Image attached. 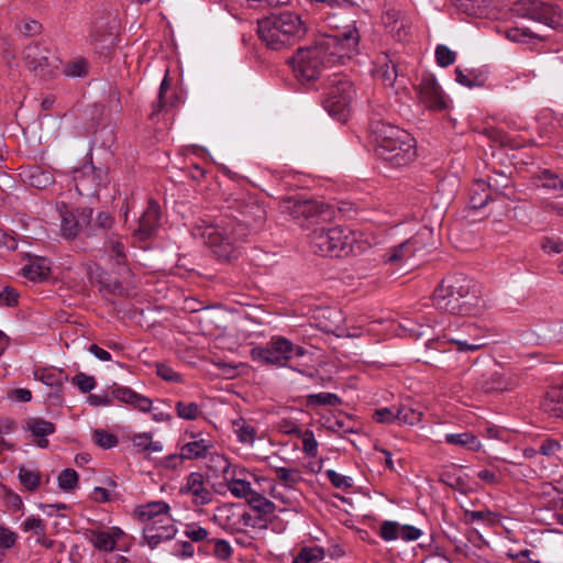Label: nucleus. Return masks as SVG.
Wrapping results in <instances>:
<instances>
[{
    "mask_svg": "<svg viewBox=\"0 0 563 563\" xmlns=\"http://www.w3.org/2000/svg\"><path fill=\"white\" fill-rule=\"evenodd\" d=\"M307 33V26L297 13L284 11V45L301 40Z\"/></svg>",
    "mask_w": 563,
    "mask_h": 563,
    "instance_id": "nucleus-21",
    "label": "nucleus"
},
{
    "mask_svg": "<svg viewBox=\"0 0 563 563\" xmlns=\"http://www.w3.org/2000/svg\"><path fill=\"white\" fill-rule=\"evenodd\" d=\"M417 245L418 238H410L398 245L389 247L383 255V261L389 265H402L415 255Z\"/></svg>",
    "mask_w": 563,
    "mask_h": 563,
    "instance_id": "nucleus-19",
    "label": "nucleus"
},
{
    "mask_svg": "<svg viewBox=\"0 0 563 563\" xmlns=\"http://www.w3.org/2000/svg\"><path fill=\"white\" fill-rule=\"evenodd\" d=\"M400 328L408 333L409 336L413 339H420L423 336H428L431 332V327L428 324H421L412 320H405L404 323L400 324Z\"/></svg>",
    "mask_w": 563,
    "mask_h": 563,
    "instance_id": "nucleus-43",
    "label": "nucleus"
},
{
    "mask_svg": "<svg viewBox=\"0 0 563 563\" xmlns=\"http://www.w3.org/2000/svg\"><path fill=\"white\" fill-rule=\"evenodd\" d=\"M284 213L301 229L313 253L321 256L342 257L362 255L377 244L369 232L336 225L328 228L335 219L334 206L318 199H284Z\"/></svg>",
    "mask_w": 563,
    "mask_h": 563,
    "instance_id": "nucleus-1",
    "label": "nucleus"
},
{
    "mask_svg": "<svg viewBox=\"0 0 563 563\" xmlns=\"http://www.w3.org/2000/svg\"><path fill=\"white\" fill-rule=\"evenodd\" d=\"M156 373L162 379L166 382H180V375L177 372H175L172 367L165 364H157Z\"/></svg>",
    "mask_w": 563,
    "mask_h": 563,
    "instance_id": "nucleus-63",
    "label": "nucleus"
},
{
    "mask_svg": "<svg viewBox=\"0 0 563 563\" xmlns=\"http://www.w3.org/2000/svg\"><path fill=\"white\" fill-rule=\"evenodd\" d=\"M76 222L78 223V233L87 230L89 234L95 233L92 229V209L89 207L77 208L74 212Z\"/></svg>",
    "mask_w": 563,
    "mask_h": 563,
    "instance_id": "nucleus-41",
    "label": "nucleus"
},
{
    "mask_svg": "<svg viewBox=\"0 0 563 563\" xmlns=\"http://www.w3.org/2000/svg\"><path fill=\"white\" fill-rule=\"evenodd\" d=\"M419 101L428 109L441 111L446 108L444 93L432 75L422 76L417 86Z\"/></svg>",
    "mask_w": 563,
    "mask_h": 563,
    "instance_id": "nucleus-11",
    "label": "nucleus"
},
{
    "mask_svg": "<svg viewBox=\"0 0 563 563\" xmlns=\"http://www.w3.org/2000/svg\"><path fill=\"white\" fill-rule=\"evenodd\" d=\"M433 306L451 314H474L482 306L475 284L462 274L442 279L432 296Z\"/></svg>",
    "mask_w": 563,
    "mask_h": 563,
    "instance_id": "nucleus-4",
    "label": "nucleus"
},
{
    "mask_svg": "<svg viewBox=\"0 0 563 563\" xmlns=\"http://www.w3.org/2000/svg\"><path fill=\"white\" fill-rule=\"evenodd\" d=\"M247 504L251 510L256 512V515H253V517L257 520H261V523L263 525L262 528H264L268 517L272 516L275 510L274 503L261 496L260 494L254 493L250 496Z\"/></svg>",
    "mask_w": 563,
    "mask_h": 563,
    "instance_id": "nucleus-27",
    "label": "nucleus"
},
{
    "mask_svg": "<svg viewBox=\"0 0 563 563\" xmlns=\"http://www.w3.org/2000/svg\"><path fill=\"white\" fill-rule=\"evenodd\" d=\"M25 429L37 439L36 444L42 449H45L48 445L46 437L53 434L56 430L53 422L42 418L27 419L25 421Z\"/></svg>",
    "mask_w": 563,
    "mask_h": 563,
    "instance_id": "nucleus-23",
    "label": "nucleus"
},
{
    "mask_svg": "<svg viewBox=\"0 0 563 563\" xmlns=\"http://www.w3.org/2000/svg\"><path fill=\"white\" fill-rule=\"evenodd\" d=\"M382 19L385 27L396 41L401 42L406 40L410 29V21L401 11L388 9Z\"/></svg>",
    "mask_w": 563,
    "mask_h": 563,
    "instance_id": "nucleus-17",
    "label": "nucleus"
},
{
    "mask_svg": "<svg viewBox=\"0 0 563 563\" xmlns=\"http://www.w3.org/2000/svg\"><path fill=\"white\" fill-rule=\"evenodd\" d=\"M190 441L185 443L181 449V456L186 460H197L207 457L211 454L213 443L209 439L200 438L195 433L190 434Z\"/></svg>",
    "mask_w": 563,
    "mask_h": 563,
    "instance_id": "nucleus-22",
    "label": "nucleus"
},
{
    "mask_svg": "<svg viewBox=\"0 0 563 563\" xmlns=\"http://www.w3.org/2000/svg\"><path fill=\"white\" fill-rule=\"evenodd\" d=\"M486 136L495 143H498L500 146H508L510 148H519L525 145L523 142L517 141L516 139L510 137L507 133L496 128H487L485 129Z\"/></svg>",
    "mask_w": 563,
    "mask_h": 563,
    "instance_id": "nucleus-36",
    "label": "nucleus"
},
{
    "mask_svg": "<svg viewBox=\"0 0 563 563\" xmlns=\"http://www.w3.org/2000/svg\"><path fill=\"white\" fill-rule=\"evenodd\" d=\"M93 440L102 449H111L118 444V438L104 430H96Z\"/></svg>",
    "mask_w": 563,
    "mask_h": 563,
    "instance_id": "nucleus-54",
    "label": "nucleus"
},
{
    "mask_svg": "<svg viewBox=\"0 0 563 563\" xmlns=\"http://www.w3.org/2000/svg\"><path fill=\"white\" fill-rule=\"evenodd\" d=\"M123 536V531L118 527L109 528L108 530L93 531L90 541L99 551H113L117 542Z\"/></svg>",
    "mask_w": 563,
    "mask_h": 563,
    "instance_id": "nucleus-24",
    "label": "nucleus"
},
{
    "mask_svg": "<svg viewBox=\"0 0 563 563\" xmlns=\"http://www.w3.org/2000/svg\"><path fill=\"white\" fill-rule=\"evenodd\" d=\"M60 233L66 239H74L78 235V223L70 211L62 212Z\"/></svg>",
    "mask_w": 563,
    "mask_h": 563,
    "instance_id": "nucleus-40",
    "label": "nucleus"
},
{
    "mask_svg": "<svg viewBox=\"0 0 563 563\" xmlns=\"http://www.w3.org/2000/svg\"><path fill=\"white\" fill-rule=\"evenodd\" d=\"M309 402L316 405L338 406L341 404V399L333 393H319L310 395Z\"/></svg>",
    "mask_w": 563,
    "mask_h": 563,
    "instance_id": "nucleus-55",
    "label": "nucleus"
},
{
    "mask_svg": "<svg viewBox=\"0 0 563 563\" xmlns=\"http://www.w3.org/2000/svg\"><path fill=\"white\" fill-rule=\"evenodd\" d=\"M397 66L390 57L383 53L377 57L375 77L386 87H393L397 79Z\"/></svg>",
    "mask_w": 563,
    "mask_h": 563,
    "instance_id": "nucleus-25",
    "label": "nucleus"
},
{
    "mask_svg": "<svg viewBox=\"0 0 563 563\" xmlns=\"http://www.w3.org/2000/svg\"><path fill=\"white\" fill-rule=\"evenodd\" d=\"M373 418L376 422L379 423H394L397 422V410L396 407L388 408H378L375 410Z\"/></svg>",
    "mask_w": 563,
    "mask_h": 563,
    "instance_id": "nucleus-56",
    "label": "nucleus"
},
{
    "mask_svg": "<svg viewBox=\"0 0 563 563\" xmlns=\"http://www.w3.org/2000/svg\"><path fill=\"white\" fill-rule=\"evenodd\" d=\"M444 441L450 445L465 448L473 452H478L482 449L481 441L471 432L446 433Z\"/></svg>",
    "mask_w": 563,
    "mask_h": 563,
    "instance_id": "nucleus-31",
    "label": "nucleus"
},
{
    "mask_svg": "<svg viewBox=\"0 0 563 563\" xmlns=\"http://www.w3.org/2000/svg\"><path fill=\"white\" fill-rule=\"evenodd\" d=\"M228 213L216 224H196L191 233L201 239L222 262L238 257V244L254 225L263 222L265 210L251 195L234 194L227 199Z\"/></svg>",
    "mask_w": 563,
    "mask_h": 563,
    "instance_id": "nucleus-2",
    "label": "nucleus"
},
{
    "mask_svg": "<svg viewBox=\"0 0 563 563\" xmlns=\"http://www.w3.org/2000/svg\"><path fill=\"white\" fill-rule=\"evenodd\" d=\"M519 11L531 20L541 22L552 29L563 25V15L558 7L537 0H527L519 3Z\"/></svg>",
    "mask_w": 563,
    "mask_h": 563,
    "instance_id": "nucleus-10",
    "label": "nucleus"
},
{
    "mask_svg": "<svg viewBox=\"0 0 563 563\" xmlns=\"http://www.w3.org/2000/svg\"><path fill=\"white\" fill-rule=\"evenodd\" d=\"M325 476L330 483L340 489H349L353 486V479L350 476L342 475L334 470H327Z\"/></svg>",
    "mask_w": 563,
    "mask_h": 563,
    "instance_id": "nucleus-51",
    "label": "nucleus"
},
{
    "mask_svg": "<svg viewBox=\"0 0 563 563\" xmlns=\"http://www.w3.org/2000/svg\"><path fill=\"white\" fill-rule=\"evenodd\" d=\"M64 74L68 77H82L88 74V62L82 57H76L67 63Z\"/></svg>",
    "mask_w": 563,
    "mask_h": 563,
    "instance_id": "nucleus-42",
    "label": "nucleus"
},
{
    "mask_svg": "<svg viewBox=\"0 0 563 563\" xmlns=\"http://www.w3.org/2000/svg\"><path fill=\"white\" fill-rule=\"evenodd\" d=\"M179 493L187 495L196 506H205L212 500V492L208 488L205 477L199 472H192L186 477Z\"/></svg>",
    "mask_w": 563,
    "mask_h": 563,
    "instance_id": "nucleus-12",
    "label": "nucleus"
},
{
    "mask_svg": "<svg viewBox=\"0 0 563 563\" xmlns=\"http://www.w3.org/2000/svg\"><path fill=\"white\" fill-rule=\"evenodd\" d=\"M161 207L154 199H148L147 208L142 213L139 220V228L135 230V234L141 240L148 239L152 236L161 223Z\"/></svg>",
    "mask_w": 563,
    "mask_h": 563,
    "instance_id": "nucleus-15",
    "label": "nucleus"
},
{
    "mask_svg": "<svg viewBox=\"0 0 563 563\" xmlns=\"http://www.w3.org/2000/svg\"><path fill=\"white\" fill-rule=\"evenodd\" d=\"M260 38L268 48H280L282 19L278 15L265 18L258 22Z\"/></svg>",
    "mask_w": 563,
    "mask_h": 563,
    "instance_id": "nucleus-16",
    "label": "nucleus"
},
{
    "mask_svg": "<svg viewBox=\"0 0 563 563\" xmlns=\"http://www.w3.org/2000/svg\"><path fill=\"white\" fill-rule=\"evenodd\" d=\"M371 133L375 155L391 167L406 166L416 158V140L406 130L385 121H375L371 125Z\"/></svg>",
    "mask_w": 563,
    "mask_h": 563,
    "instance_id": "nucleus-3",
    "label": "nucleus"
},
{
    "mask_svg": "<svg viewBox=\"0 0 563 563\" xmlns=\"http://www.w3.org/2000/svg\"><path fill=\"white\" fill-rule=\"evenodd\" d=\"M400 523L391 520L384 521L379 529L380 538L386 541H395L399 539Z\"/></svg>",
    "mask_w": 563,
    "mask_h": 563,
    "instance_id": "nucleus-47",
    "label": "nucleus"
},
{
    "mask_svg": "<svg viewBox=\"0 0 563 563\" xmlns=\"http://www.w3.org/2000/svg\"><path fill=\"white\" fill-rule=\"evenodd\" d=\"M169 510L170 508L166 503L153 501L139 506L135 509V516L146 527L170 521Z\"/></svg>",
    "mask_w": 563,
    "mask_h": 563,
    "instance_id": "nucleus-13",
    "label": "nucleus"
},
{
    "mask_svg": "<svg viewBox=\"0 0 563 563\" xmlns=\"http://www.w3.org/2000/svg\"><path fill=\"white\" fill-rule=\"evenodd\" d=\"M78 484V474L73 468H66L58 475V486L63 490H73Z\"/></svg>",
    "mask_w": 563,
    "mask_h": 563,
    "instance_id": "nucleus-48",
    "label": "nucleus"
},
{
    "mask_svg": "<svg viewBox=\"0 0 563 563\" xmlns=\"http://www.w3.org/2000/svg\"><path fill=\"white\" fill-rule=\"evenodd\" d=\"M210 457V461L212 463L211 468H213L214 472L227 476L231 466L229 460L222 454L211 453Z\"/></svg>",
    "mask_w": 563,
    "mask_h": 563,
    "instance_id": "nucleus-60",
    "label": "nucleus"
},
{
    "mask_svg": "<svg viewBox=\"0 0 563 563\" xmlns=\"http://www.w3.org/2000/svg\"><path fill=\"white\" fill-rule=\"evenodd\" d=\"M397 422L399 424L416 426L422 419V412L408 406H398Z\"/></svg>",
    "mask_w": 563,
    "mask_h": 563,
    "instance_id": "nucleus-37",
    "label": "nucleus"
},
{
    "mask_svg": "<svg viewBox=\"0 0 563 563\" xmlns=\"http://www.w3.org/2000/svg\"><path fill=\"white\" fill-rule=\"evenodd\" d=\"M177 532L176 527L170 522L146 526L143 529V537L146 543L152 548H156L161 542L170 540Z\"/></svg>",
    "mask_w": 563,
    "mask_h": 563,
    "instance_id": "nucleus-20",
    "label": "nucleus"
},
{
    "mask_svg": "<svg viewBox=\"0 0 563 563\" xmlns=\"http://www.w3.org/2000/svg\"><path fill=\"white\" fill-rule=\"evenodd\" d=\"M284 367H288L291 371H298L303 374V369L297 368V366L302 365V363H292L296 358H307L310 360V356L307 350L299 345H294L289 340L284 339Z\"/></svg>",
    "mask_w": 563,
    "mask_h": 563,
    "instance_id": "nucleus-29",
    "label": "nucleus"
},
{
    "mask_svg": "<svg viewBox=\"0 0 563 563\" xmlns=\"http://www.w3.org/2000/svg\"><path fill=\"white\" fill-rule=\"evenodd\" d=\"M316 319L322 331L333 333L338 338H360L363 334L361 327H344L345 317L334 307L320 308Z\"/></svg>",
    "mask_w": 563,
    "mask_h": 563,
    "instance_id": "nucleus-9",
    "label": "nucleus"
},
{
    "mask_svg": "<svg viewBox=\"0 0 563 563\" xmlns=\"http://www.w3.org/2000/svg\"><path fill=\"white\" fill-rule=\"evenodd\" d=\"M169 87H170L169 79L167 76H165V78L163 79L161 87H159L158 100H157V102H155L153 104V113L154 114L159 113L163 110L167 109L168 106L173 107L175 104V101L165 100V93L167 92Z\"/></svg>",
    "mask_w": 563,
    "mask_h": 563,
    "instance_id": "nucleus-46",
    "label": "nucleus"
},
{
    "mask_svg": "<svg viewBox=\"0 0 563 563\" xmlns=\"http://www.w3.org/2000/svg\"><path fill=\"white\" fill-rule=\"evenodd\" d=\"M136 394L133 389L123 386H117L111 391L112 398L129 405L133 402Z\"/></svg>",
    "mask_w": 563,
    "mask_h": 563,
    "instance_id": "nucleus-59",
    "label": "nucleus"
},
{
    "mask_svg": "<svg viewBox=\"0 0 563 563\" xmlns=\"http://www.w3.org/2000/svg\"><path fill=\"white\" fill-rule=\"evenodd\" d=\"M493 199L492 184L486 178H476L471 188V203L475 209L483 208Z\"/></svg>",
    "mask_w": 563,
    "mask_h": 563,
    "instance_id": "nucleus-26",
    "label": "nucleus"
},
{
    "mask_svg": "<svg viewBox=\"0 0 563 563\" xmlns=\"http://www.w3.org/2000/svg\"><path fill=\"white\" fill-rule=\"evenodd\" d=\"M232 431L236 435L239 442L251 445L256 439V429L246 420L240 418L232 422Z\"/></svg>",
    "mask_w": 563,
    "mask_h": 563,
    "instance_id": "nucleus-33",
    "label": "nucleus"
},
{
    "mask_svg": "<svg viewBox=\"0 0 563 563\" xmlns=\"http://www.w3.org/2000/svg\"><path fill=\"white\" fill-rule=\"evenodd\" d=\"M184 534L192 542H201L208 539L209 532L196 522L187 523Z\"/></svg>",
    "mask_w": 563,
    "mask_h": 563,
    "instance_id": "nucleus-49",
    "label": "nucleus"
},
{
    "mask_svg": "<svg viewBox=\"0 0 563 563\" xmlns=\"http://www.w3.org/2000/svg\"><path fill=\"white\" fill-rule=\"evenodd\" d=\"M134 448L142 453H157L163 451V444L159 441H153L148 432L135 434L132 439Z\"/></svg>",
    "mask_w": 563,
    "mask_h": 563,
    "instance_id": "nucleus-35",
    "label": "nucleus"
},
{
    "mask_svg": "<svg viewBox=\"0 0 563 563\" xmlns=\"http://www.w3.org/2000/svg\"><path fill=\"white\" fill-rule=\"evenodd\" d=\"M354 97L355 89L352 81L345 76H335L329 86L324 108L331 117L344 122L350 114Z\"/></svg>",
    "mask_w": 563,
    "mask_h": 563,
    "instance_id": "nucleus-5",
    "label": "nucleus"
},
{
    "mask_svg": "<svg viewBox=\"0 0 563 563\" xmlns=\"http://www.w3.org/2000/svg\"><path fill=\"white\" fill-rule=\"evenodd\" d=\"M73 384L76 385L80 391L89 393L96 386V380L92 376L86 375L84 373H79L75 375L71 379Z\"/></svg>",
    "mask_w": 563,
    "mask_h": 563,
    "instance_id": "nucleus-58",
    "label": "nucleus"
},
{
    "mask_svg": "<svg viewBox=\"0 0 563 563\" xmlns=\"http://www.w3.org/2000/svg\"><path fill=\"white\" fill-rule=\"evenodd\" d=\"M19 479L25 488L35 490L40 485L41 476L37 471L23 466L19 468Z\"/></svg>",
    "mask_w": 563,
    "mask_h": 563,
    "instance_id": "nucleus-44",
    "label": "nucleus"
},
{
    "mask_svg": "<svg viewBox=\"0 0 563 563\" xmlns=\"http://www.w3.org/2000/svg\"><path fill=\"white\" fill-rule=\"evenodd\" d=\"M542 408L553 417L563 416V386L552 387L542 401Z\"/></svg>",
    "mask_w": 563,
    "mask_h": 563,
    "instance_id": "nucleus-30",
    "label": "nucleus"
},
{
    "mask_svg": "<svg viewBox=\"0 0 563 563\" xmlns=\"http://www.w3.org/2000/svg\"><path fill=\"white\" fill-rule=\"evenodd\" d=\"M251 357L261 365H276L282 361V338H274L265 345H257L251 350Z\"/></svg>",
    "mask_w": 563,
    "mask_h": 563,
    "instance_id": "nucleus-18",
    "label": "nucleus"
},
{
    "mask_svg": "<svg viewBox=\"0 0 563 563\" xmlns=\"http://www.w3.org/2000/svg\"><path fill=\"white\" fill-rule=\"evenodd\" d=\"M228 488L235 497L245 498L246 501L254 494L251 484L244 479H232L229 482Z\"/></svg>",
    "mask_w": 563,
    "mask_h": 563,
    "instance_id": "nucleus-45",
    "label": "nucleus"
},
{
    "mask_svg": "<svg viewBox=\"0 0 563 563\" xmlns=\"http://www.w3.org/2000/svg\"><path fill=\"white\" fill-rule=\"evenodd\" d=\"M23 274L30 280H37L48 276L49 266L45 260H41L23 267Z\"/></svg>",
    "mask_w": 563,
    "mask_h": 563,
    "instance_id": "nucleus-38",
    "label": "nucleus"
},
{
    "mask_svg": "<svg viewBox=\"0 0 563 563\" xmlns=\"http://www.w3.org/2000/svg\"><path fill=\"white\" fill-rule=\"evenodd\" d=\"M298 438L301 440L303 452L309 456H316L318 453V443L313 432L309 429H305Z\"/></svg>",
    "mask_w": 563,
    "mask_h": 563,
    "instance_id": "nucleus-50",
    "label": "nucleus"
},
{
    "mask_svg": "<svg viewBox=\"0 0 563 563\" xmlns=\"http://www.w3.org/2000/svg\"><path fill=\"white\" fill-rule=\"evenodd\" d=\"M213 521L230 533H242L247 527L262 528L261 520L245 510L242 505L224 504L216 508Z\"/></svg>",
    "mask_w": 563,
    "mask_h": 563,
    "instance_id": "nucleus-8",
    "label": "nucleus"
},
{
    "mask_svg": "<svg viewBox=\"0 0 563 563\" xmlns=\"http://www.w3.org/2000/svg\"><path fill=\"white\" fill-rule=\"evenodd\" d=\"M33 377L46 386L55 388H60L63 384L68 379L63 369H57L55 367L36 368L33 372Z\"/></svg>",
    "mask_w": 563,
    "mask_h": 563,
    "instance_id": "nucleus-28",
    "label": "nucleus"
},
{
    "mask_svg": "<svg viewBox=\"0 0 563 563\" xmlns=\"http://www.w3.org/2000/svg\"><path fill=\"white\" fill-rule=\"evenodd\" d=\"M478 384L486 393L508 390L512 385L501 372L490 373L487 377H483Z\"/></svg>",
    "mask_w": 563,
    "mask_h": 563,
    "instance_id": "nucleus-32",
    "label": "nucleus"
},
{
    "mask_svg": "<svg viewBox=\"0 0 563 563\" xmlns=\"http://www.w3.org/2000/svg\"><path fill=\"white\" fill-rule=\"evenodd\" d=\"M360 35L356 29H350L342 34L329 35L317 46L324 52L328 64H344L357 52Z\"/></svg>",
    "mask_w": 563,
    "mask_h": 563,
    "instance_id": "nucleus-6",
    "label": "nucleus"
},
{
    "mask_svg": "<svg viewBox=\"0 0 563 563\" xmlns=\"http://www.w3.org/2000/svg\"><path fill=\"white\" fill-rule=\"evenodd\" d=\"M25 65L34 71H42L45 67L53 66L54 53L43 44L29 45L23 52Z\"/></svg>",
    "mask_w": 563,
    "mask_h": 563,
    "instance_id": "nucleus-14",
    "label": "nucleus"
},
{
    "mask_svg": "<svg viewBox=\"0 0 563 563\" xmlns=\"http://www.w3.org/2000/svg\"><path fill=\"white\" fill-rule=\"evenodd\" d=\"M213 555L221 561H228L232 556L233 550L230 543L224 539H213Z\"/></svg>",
    "mask_w": 563,
    "mask_h": 563,
    "instance_id": "nucleus-53",
    "label": "nucleus"
},
{
    "mask_svg": "<svg viewBox=\"0 0 563 563\" xmlns=\"http://www.w3.org/2000/svg\"><path fill=\"white\" fill-rule=\"evenodd\" d=\"M175 408L177 416L186 420H196L202 413L200 406L196 402L178 401Z\"/></svg>",
    "mask_w": 563,
    "mask_h": 563,
    "instance_id": "nucleus-39",
    "label": "nucleus"
},
{
    "mask_svg": "<svg viewBox=\"0 0 563 563\" xmlns=\"http://www.w3.org/2000/svg\"><path fill=\"white\" fill-rule=\"evenodd\" d=\"M23 530L24 531H32L34 534L41 537L45 534V525L43 520L35 517H30L23 522Z\"/></svg>",
    "mask_w": 563,
    "mask_h": 563,
    "instance_id": "nucleus-61",
    "label": "nucleus"
},
{
    "mask_svg": "<svg viewBox=\"0 0 563 563\" xmlns=\"http://www.w3.org/2000/svg\"><path fill=\"white\" fill-rule=\"evenodd\" d=\"M444 339L448 342L455 344L459 352H475L484 346V343H479V342L470 343L466 340L461 339V338H452V336L444 335Z\"/></svg>",
    "mask_w": 563,
    "mask_h": 563,
    "instance_id": "nucleus-57",
    "label": "nucleus"
},
{
    "mask_svg": "<svg viewBox=\"0 0 563 563\" xmlns=\"http://www.w3.org/2000/svg\"><path fill=\"white\" fill-rule=\"evenodd\" d=\"M456 53L445 45H438L435 48V59L439 66L448 67L455 62Z\"/></svg>",
    "mask_w": 563,
    "mask_h": 563,
    "instance_id": "nucleus-52",
    "label": "nucleus"
},
{
    "mask_svg": "<svg viewBox=\"0 0 563 563\" xmlns=\"http://www.w3.org/2000/svg\"><path fill=\"white\" fill-rule=\"evenodd\" d=\"M541 247L548 254H559L563 252V241L555 238H545L541 243Z\"/></svg>",
    "mask_w": 563,
    "mask_h": 563,
    "instance_id": "nucleus-62",
    "label": "nucleus"
},
{
    "mask_svg": "<svg viewBox=\"0 0 563 563\" xmlns=\"http://www.w3.org/2000/svg\"><path fill=\"white\" fill-rule=\"evenodd\" d=\"M421 530L410 526V525H400L399 538L405 541H416L421 537Z\"/></svg>",
    "mask_w": 563,
    "mask_h": 563,
    "instance_id": "nucleus-64",
    "label": "nucleus"
},
{
    "mask_svg": "<svg viewBox=\"0 0 563 563\" xmlns=\"http://www.w3.org/2000/svg\"><path fill=\"white\" fill-rule=\"evenodd\" d=\"M297 80L305 82L314 80L328 64L324 52L318 46L309 48H299L296 55L288 60Z\"/></svg>",
    "mask_w": 563,
    "mask_h": 563,
    "instance_id": "nucleus-7",
    "label": "nucleus"
},
{
    "mask_svg": "<svg viewBox=\"0 0 563 563\" xmlns=\"http://www.w3.org/2000/svg\"><path fill=\"white\" fill-rule=\"evenodd\" d=\"M451 2L468 15L481 16L486 13L492 0H451Z\"/></svg>",
    "mask_w": 563,
    "mask_h": 563,
    "instance_id": "nucleus-34",
    "label": "nucleus"
}]
</instances>
